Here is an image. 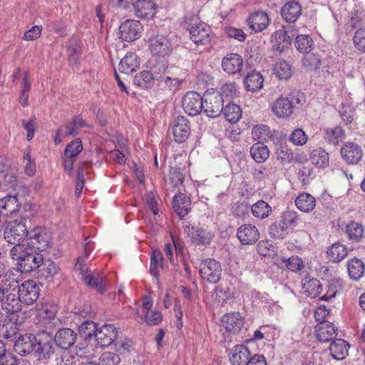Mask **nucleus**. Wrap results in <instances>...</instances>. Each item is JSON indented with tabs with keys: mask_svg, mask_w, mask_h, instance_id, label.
I'll list each match as a JSON object with an SVG mask.
<instances>
[{
	"mask_svg": "<svg viewBox=\"0 0 365 365\" xmlns=\"http://www.w3.org/2000/svg\"><path fill=\"white\" fill-rule=\"evenodd\" d=\"M222 327L230 334H238L244 328V319L240 313H229L223 316Z\"/></svg>",
	"mask_w": 365,
	"mask_h": 365,
	"instance_id": "16",
	"label": "nucleus"
},
{
	"mask_svg": "<svg viewBox=\"0 0 365 365\" xmlns=\"http://www.w3.org/2000/svg\"><path fill=\"white\" fill-rule=\"evenodd\" d=\"M205 113L212 118L220 115L223 111V99L219 93H205L203 98Z\"/></svg>",
	"mask_w": 365,
	"mask_h": 365,
	"instance_id": "3",
	"label": "nucleus"
},
{
	"mask_svg": "<svg viewBox=\"0 0 365 365\" xmlns=\"http://www.w3.org/2000/svg\"><path fill=\"white\" fill-rule=\"evenodd\" d=\"M243 66V58L237 53L227 54L222 61L223 71L230 75L240 73L242 70Z\"/></svg>",
	"mask_w": 365,
	"mask_h": 365,
	"instance_id": "17",
	"label": "nucleus"
},
{
	"mask_svg": "<svg viewBox=\"0 0 365 365\" xmlns=\"http://www.w3.org/2000/svg\"><path fill=\"white\" fill-rule=\"evenodd\" d=\"M272 111L278 118H287L294 111L292 102L288 98L280 97L272 104Z\"/></svg>",
	"mask_w": 365,
	"mask_h": 365,
	"instance_id": "18",
	"label": "nucleus"
},
{
	"mask_svg": "<svg viewBox=\"0 0 365 365\" xmlns=\"http://www.w3.org/2000/svg\"><path fill=\"white\" fill-rule=\"evenodd\" d=\"M29 235L26 225L16 220L9 222L4 232V239L9 244L24 242Z\"/></svg>",
	"mask_w": 365,
	"mask_h": 365,
	"instance_id": "2",
	"label": "nucleus"
},
{
	"mask_svg": "<svg viewBox=\"0 0 365 365\" xmlns=\"http://www.w3.org/2000/svg\"><path fill=\"white\" fill-rule=\"evenodd\" d=\"M281 220H282L284 224H285L289 230L293 229L298 223L297 213L293 210H287L283 213Z\"/></svg>",
	"mask_w": 365,
	"mask_h": 365,
	"instance_id": "63",
	"label": "nucleus"
},
{
	"mask_svg": "<svg viewBox=\"0 0 365 365\" xmlns=\"http://www.w3.org/2000/svg\"><path fill=\"white\" fill-rule=\"evenodd\" d=\"M53 339L58 346L66 349L75 343L76 334L71 329L64 328L58 330Z\"/></svg>",
	"mask_w": 365,
	"mask_h": 365,
	"instance_id": "22",
	"label": "nucleus"
},
{
	"mask_svg": "<svg viewBox=\"0 0 365 365\" xmlns=\"http://www.w3.org/2000/svg\"><path fill=\"white\" fill-rule=\"evenodd\" d=\"M237 237L241 244L251 245L255 244L259 238V232L253 225L244 224L238 227Z\"/></svg>",
	"mask_w": 365,
	"mask_h": 365,
	"instance_id": "13",
	"label": "nucleus"
},
{
	"mask_svg": "<svg viewBox=\"0 0 365 365\" xmlns=\"http://www.w3.org/2000/svg\"><path fill=\"white\" fill-rule=\"evenodd\" d=\"M27 246L34 247V250L41 252L45 251L50 244V239L46 234L39 232L38 229L30 232L26 240Z\"/></svg>",
	"mask_w": 365,
	"mask_h": 365,
	"instance_id": "20",
	"label": "nucleus"
},
{
	"mask_svg": "<svg viewBox=\"0 0 365 365\" xmlns=\"http://www.w3.org/2000/svg\"><path fill=\"white\" fill-rule=\"evenodd\" d=\"M23 163L25 165V172L29 175L32 176L36 172L35 162L31 159V149L26 148L24 153Z\"/></svg>",
	"mask_w": 365,
	"mask_h": 365,
	"instance_id": "61",
	"label": "nucleus"
},
{
	"mask_svg": "<svg viewBox=\"0 0 365 365\" xmlns=\"http://www.w3.org/2000/svg\"><path fill=\"white\" fill-rule=\"evenodd\" d=\"M149 48L153 56L165 57L171 53L173 46L166 36L158 35L150 38Z\"/></svg>",
	"mask_w": 365,
	"mask_h": 365,
	"instance_id": "9",
	"label": "nucleus"
},
{
	"mask_svg": "<svg viewBox=\"0 0 365 365\" xmlns=\"http://www.w3.org/2000/svg\"><path fill=\"white\" fill-rule=\"evenodd\" d=\"M289 140L294 145L302 146L307 142L308 137L302 129L296 128L291 133Z\"/></svg>",
	"mask_w": 365,
	"mask_h": 365,
	"instance_id": "56",
	"label": "nucleus"
},
{
	"mask_svg": "<svg viewBox=\"0 0 365 365\" xmlns=\"http://www.w3.org/2000/svg\"><path fill=\"white\" fill-rule=\"evenodd\" d=\"M349 344L344 339H336L330 344L329 351L333 359L342 360L348 355Z\"/></svg>",
	"mask_w": 365,
	"mask_h": 365,
	"instance_id": "30",
	"label": "nucleus"
},
{
	"mask_svg": "<svg viewBox=\"0 0 365 365\" xmlns=\"http://www.w3.org/2000/svg\"><path fill=\"white\" fill-rule=\"evenodd\" d=\"M252 135L255 140L267 141L272 138L271 130L266 125H255L252 130Z\"/></svg>",
	"mask_w": 365,
	"mask_h": 365,
	"instance_id": "53",
	"label": "nucleus"
},
{
	"mask_svg": "<svg viewBox=\"0 0 365 365\" xmlns=\"http://www.w3.org/2000/svg\"><path fill=\"white\" fill-rule=\"evenodd\" d=\"M163 257L161 251L158 249L153 250L150 256V272L158 282L160 270L163 268Z\"/></svg>",
	"mask_w": 365,
	"mask_h": 365,
	"instance_id": "38",
	"label": "nucleus"
},
{
	"mask_svg": "<svg viewBox=\"0 0 365 365\" xmlns=\"http://www.w3.org/2000/svg\"><path fill=\"white\" fill-rule=\"evenodd\" d=\"M143 31V26L140 21L128 19L119 26V36L125 41H133L139 38Z\"/></svg>",
	"mask_w": 365,
	"mask_h": 365,
	"instance_id": "7",
	"label": "nucleus"
},
{
	"mask_svg": "<svg viewBox=\"0 0 365 365\" xmlns=\"http://www.w3.org/2000/svg\"><path fill=\"white\" fill-rule=\"evenodd\" d=\"M136 320L143 324L145 322L149 326L158 325L162 321V314L158 311L147 312L143 317L138 311H136Z\"/></svg>",
	"mask_w": 365,
	"mask_h": 365,
	"instance_id": "47",
	"label": "nucleus"
},
{
	"mask_svg": "<svg viewBox=\"0 0 365 365\" xmlns=\"http://www.w3.org/2000/svg\"><path fill=\"white\" fill-rule=\"evenodd\" d=\"M274 72L280 80L289 78L292 75L291 65L286 61H279L274 66Z\"/></svg>",
	"mask_w": 365,
	"mask_h": 365,
	"instance_id": "48",
	"label": "nucleus"
},
{
	"mask_svg": "<svg viewBox=\"0 0 365 365\" xmlns=\"http://www.w3.org/2000/svg\"><path fill=\"white\" fill-rule=\"evenodd\" d=\"M338 328L332 323L319 324L316 326L317 339L322 342L331 341L337 335Z\"/></svg>",
	"mask_w": 365,
	"mask_h": 365,
	"instance_id": "24",
	"label": "nucleus"
},
{
	"mask_svg": "<svg viewBox=\"0 0 365 365\" xmlns=\"http://www.w3.org/2000/svg\"><path fill=\"white\" fill-rule=\"evenodd\" d=\"M21 304H23L19 295L16 297L15 294H8L6 297L5 301L2 303L3 309L6 310L7 313H16L21 310Z\"/></svg>",
	"mask_w": 365,
	"mask_h": 365,
	"instance_id": "41",
	"label": "nucleus"
},
{
	"mask_svg": "<svg viewBox=\"0 0 365 365\" xmlns=\"http://www.w3.org/2000/svg\"><path fill=\"white\" fill-rule=\"evenodd\" d=\"M18 331L17 325L11 321L0 325V335L4 339H13Z\"/></svg>",
	"mask_w": 365,
	"mask_h": 365,
	"instance_id": "55",
	"label": "nucleus"
},
{
	"mask_svg": "<svg viewBox=\"0 0 365 365\" xmlns=\"http://www.w3.org/2000/svg\"><path fill=\"white\" fill-rule=\"evenodd\" d=\"M14 246L10 250L11 257L14 260H17L20 262L24 255L26 254V250L29 247L27 246L26 240L24 242L13 244Z\"/></svg>",
	"mask_w": 365,
	"mask_h": 365,
	"instance_id": "60",
	"label": "nucleus"
},
{
	"mask_svg": "<svg viewBox=\"0 0 365 365\" xmlns=\"http://www.w3.org/2000/svg\"><path fill=\"white\" fill-rule=\"evenodd\" d=\"M53 336L46 332L42 331L35 336V354L39 359H44L52 354L53 351Z\"/></svg>",
	"mask_w": 365,
	"mask_h": 365,
	"instance_id": "4",
	"label": "nucleus"
},
{
	"mask_svg": "<svg viewBox=\"0 0 365 365\" xmlns=\"http://www.w3.org/2000/svg\"><path fill=\"white\" fill-rule=\"evenodd\" d=\"M343 289V282L340 279H332L329 282L327 292L320 297L321 299L327 301L336 297Z\"/></svg>",
	"mask_w": 365,
	"mask_h": 365,
	"instance_id": "46",
	"label": "nucleus"
},
{
	"mask_svg": "<svg viewBox=\"0 0 365 365\" xmlns=\"http://www.w3.org/2000/svg\"><path fill=\"white\" fill-rule=\"evenodd\" d=\"M244 83L247 91L255 92L262 88L263 77L258 72H251L245 78Z\"/></svg>",
	"mask_w": 365,
	"mask_h": 365,
	"instance_id": "37",
	"label": "nucleus"
},
{
	"mask_svg": "<svg viewBox=\"0 0 365 365\" xmlns=\"http://www.w3.org/2000/svg\"><path fill=\"white\" fill-rule=\"evenodd\" d=\"M140 66V61L135 53L128 52L119 63V71L126 75L133 73Z\"/></svg>",
	"mask_w": 365,
	"mask_h": 365,
	"instance_id": "28",
	"label": "nucleus"
},
{
	"mask_svg": "<svg viewBox=\"0 0 365 365\" xmlns=\"http://www.w3.org/2000/svg\"><path fill=\"white\" fill-rule=\"evenodd\" d=\"M327 255L330 261L339 262L347 255V248L341 243H334L327 250Z\"/></svg>",
	"mask_w": 365,
	"mask_h": 365,
	"instance_id": "36",
	"label": "nucleus"
},
{
	"mask_svg": "<svg viewBox=\"0 0 365 365\" xmlns=\"http://www.w3.org/2000/svg\"><path fill=\"white\" fill-rule=\"evenodd\" d=\"M185 231L190 238V240L198 245H209L214 237V233L207 228L195 227L188 225L185 227Z\"/></svg>",
	"mask_w": 365,
	"mask_h": 365,
	"instance_id": "14",
	"label": "nucleus"
},
{
	"mask_svg": "<svg viewBox=\"0 0 365 365\" xmlns=\"http://www.w3.org/2000/svg\"><path fill=\"white\" fill-rule=\"evenodd\" d=\"M250 155L255 162L261 163L269 158V150L265 145L258 143L251 147Z\"/></svg>",
	"mask_w": 365,
	"mask_h": 365,
	"instance_id": "42",
	"label": "nucleus"
},
{
	"mask_svg": "<svg viewBox=\"0 0 365 365\" xmlns=\"http://www.w3.org/2000/svg\"><path fill=\"white\" fill-rule=\"evenodd\" d=\"M210 28L205 23H198L191 26L190 29V39L196 45H207L211 41Z\"/></svg>",
	"mask_w": 365,
	"mask_h": 365,
	"instance_id": "12",
	"label": "nucleus"
},
{
	"mask_svg": "<svg viewBox=\"0 0 365 365\" xmlns=\"http://www.w3.org/2000/svg\"><path fill=\"white\" fill-rule=\"evenodd\" d=\"M117 329L112 324H104L96 332V340L101 347H106L115 341Z\"/></svg>",
	"mask_w": 365,
	"mask_h": 365,
	"instance_id": "15",
	"label": "nucleus"
},
{
	"mask_svg": "<svg viewBox=\"0 0 365 365\" xmlns=\"http://www.w3.org/2000/svg\"><path fill=\"white\" fill-rule=\"evenodd\" d=\"M40 289L38 284L32 280L24 282L18 289L19 299L26 305L33 304L39 297Z\"/></svg>",
	"mask_w": 365,
	"mask_h": 365,
	"instance_id": "8",
	"label": "nucleus"
},
{
	"mask_svg": "<svg viewBox=\"0 0 365 365\" xmlns=\"http://www.w3.org/2000/svg\"><path fill=\"white\" fill-rule=\"evenodd\" d=\"M341 158L349 165L359 163L363 155L361 147L353 142L345 143L340 150Z\"/></svg>",
	"mask_w": 365,
	"mask_h": 365,
	"instance_id": "10",
	"label": "nucleus"
},
{
	"mask_svg": "<svg viewBox=\"0 0 365 365\" xmlns=\"http://www.w3.org/2000/svg\"><path fill=\"white\" fill-rule=\"evenodd\" d=\"M31 89V84L28 81V74L26 73L23 78V86L20 90L19 102L26 107L29 105V93Z\"/></svg>",
	"mask_w": 365,
	"mask_h": 365,
	"instance_id": "59",
	"label": "nucleus"
},
{
	"mask_svg": "<svg viewBox=\"0 0 365 365\" xmlns=\"http://www.w3.org/2000/svg\"><path fill=\"white\" fill-rule=\"evenodd\" d=\"M182 106L189 115H197L203 108V98L197 92H187L182 98Z\"/></svg>",
	"mask_w": 365,
	"mask_h": 365,
	"instance_id": "6",
	"label": "nucleus"
},
{
	"mask_svg": "<svg viewBox=\"0 0 365 365\" xmlns=\"http://www.w3.org/2000/svg\"><path fill=\"white\" fill-rule=\"evenodd\" d=\"M295 205L299 210L304 212H309L314 209L316 200L312 195L302 192L296 197Z\"/></svg>",
	"mask_w": 365,
	"mask_h": 365,
	"instance_id": "32",
	"label": "nucleus"
},
{
	"mask_svg": "<svg viewBox=\"0 0 365 365\" xmlns=\"http://www.w3.org/2000/svg\"><path fill=\"white\" fill-rule=\"evenodd\" d=\"M301 14L302 7L297 1H289L281 9V15L283 19L289 23L295 22Z\"/></svg>",
	"mask_w": 365,
	"mask_h": 365,
	"instance_id": "26",
	"label": "nucleus"
},
{
	"mask_svg": "<svg viewBox=\"0 0 365 365\" xmlns=\"http://www.w3.org/2000/svg\"><path fill=\"white\" fill-rule=\"evenodd\" d=\"M89 287L95 289L99 294L106 290L107 282L104 275L99 272H94L83 277V279Z\"/></svg>",
	"mask_w": 365,
	"mask_h": 365,
	"instance_id": "25",
	"label": "nucleus"
},
{
	"mask_svg": "<svg viewBox=\"0 0 365 365\" xmlns=\"http://www.w3.org/2000/svg\"><path fill=\"white\" fill-rule=\"evenodd\" d=\"M222 272L220 263L214 259H202L199 265V273L201 278L208 283H217L221 279Z\"/></svg>",
	"mask_w": 365,
	"mask_h": 365,
	"instance_id": "1",
	"label": "nucleus"
},
{
	"mask_svg": "<svg viewBox=\"0 0 365 365\" xmlns=\"http://www.w3.org/2000/svg\"><path fill=\"white\" fill-rule=\"evenodd\" d=\"M346 234L350 240L354 242L359 241L364 235L363 226L356 222H351L346 227Z\"/></svg>",
	"mask_w": 365,
	"mask_h": 365,
	"instance_id": "51",
	"label": "nucleus"
},
{
	"mask_svg": "<svg viewBox=\"0 0 365 365\" xmlns=\"http://www.w3.org/2000/svg\"><path fill=\"white\" fill-rule=\"evenodd\" d=\"M190 130L188 119L182 115L175 118L173 124V134L175 142L178 143L185 142L190 135Z\"/></svg>",
	"mask_w": 365,
	"mask_h": 365,
	"instance_id": "11",
	"label": "nucleus"
},
{
	"mask_svg": "<svg viewBox=\"0 0 365 365\" xmlns=\"http://www.w3.org/2000/svg\"><path fill=\"white\" fill-rule=\"evenodd\" d=\"M26 254L22 257L20 262H18L19 269L21 272H30L38 268L43 262L42 255L30 247L28 245Z\"/></svg>",
	"mask_w": 365,
	"mask_h": 365,
	"instance_id": "5",
	"label": "nucleus"
},
{
	"mask_svg": "<svg viewBox=\"0 0 365 365\" xmlns=\"http://www.w3.org/2000/svg\"><path fill=\"white\" fill-rule=\"evenodd\" d=\"M135 16L140 19H152L156 13V5L152 0H138L133 4Z\"/></svg>",
	"mask_w": 365,
	"mask_h": 365,
	"instance_id": "19",
	"label": "nucleus"
},
{
	"mask_svg": "<svg viewBox=\"0 0 365 365\" xmlns=\"http://www.w3.org/2000/svg\"><path fill=\"white\" fill-rule=\"evenodd\" d=\"M120 361V357L117 354L108 351L101 356L98 365H118Z\"/></svg>",
	"mask_w": 365,
	"mask_h": 365,
	"instance_id": "64",
	"label": "nucleus"
},
{
	"mask_svg": "<svg viewBox=\"0 0 365 365\" xmlns=\"http://www.w3.org/2000/svg\"><path fill=\"white\" fill-rule=\"evenodd\" d=\"M311 162L318 168H323L328 166L329 158L328 153L325 150L319 148L314 149L310 157Z\"/></svg>",
	"mask_w": 365,
	"mask_h": 365,
	"instance_id": "43",
	"label": "nucleus"
},
{
	"mask_svg": "<svg viewBox=\"0 0 365 365\" xmlns=\"http://www.w3.org/2000/svg\"><path fill=\"white\" fill-rule=\"evenodd\" d=\"M252 214L259 219L267 217L272 212V207L264 200H259L252 206Z\"/></svg>",
	"mask_w": 365,
	"mask_h": 365,
	"instance_id": "45",
	"label": "nucleus"
},
{
	"mask_svg": "<svg viewBox=\"0 0 365 365\" xmlns=\"http://www.w3.org/2000/svg\"><path fill=\"white\" fill-rule=\"evenodd\" d=\"M222 112L226 120L231 123H237L242 116L240 106L234 103H228Z\"/></svg>",
	"mask_w": 365,
	"mask_h": 365,
	"instance_id": "50",
	"label": "nucleus"
},
{
	"mask_svg": "<svg viewBox=\"0 0 365 365\" xmlns=\"http://www.w3.org/2000/svg\"><path fill=\"white\" fill-rule=\"evenodd\" d=\"M250 28L255 32L264 30L269 24V19L266 12L257 11L252 13L248 19Z\"/></svg>",
	"mask_w": 365,
	"mask_h": 365,
	"instance_id": "23",
	"label": "nucleus"
},
{
	"mask_svg": "<svg viewBox=\"0 0 365 365\" xmlns=\"http://www.w3.org/2000/svg\"><path fill=\"white\" fill-rule=\"evenodd\" d=\"M303 289L307 296L312 298L319 297L322 291V286L320 282L317 279H310L305 280L303 284Z\"/></svg>",
	"mask_w": 365,
	"mask_h": 365,
	"instance_id": "49",
	"label": "nucleus"
},
{
	"mask_svg": "<svg viewBox=\"0 0 365 365\" xmlns=\"http://www.w3.org/2000/svg\"><path fill=\"white\" fill-rule=\"evenodd\" d=\"M91 250L88 245L87 244L85 246V257H79L77 259V262L75 264V269L76 271H79L81 274L82 279H83V277L86 276L88 273V267L86 262V257H88L90 255Z\"/></svg>",
	"mask_w": 365,
	"mask_h": 365,
	"instance_id": "58",
	"label": "nucleus"
},
{
	"mask_svg": "<svg viewBox=\"0 0 365 365\" xmlns=\"http://www.w3.org/2000/svg\"><path fill=\"white\" fill-rule=\"evenodd\" d=\"M302 63L308 70L314 71L319 68L322 59L318 54L307 53L302 59Z\"/></svg>",
	"mask_w": 365,
	"mask_h": 365,
	"instance_id": "54",
	"label": "nucleus"
},
{
	"mask_svg": "<svg viewBox=\"0 0 365 365\" xmlns=\"http://www.w3.org/2000/svg\"><path fill=\"white\" fill-rule=\"evenodd\" d=\"M349 277L355 281L360 279L365 271L364 262L357 258H352L346 264Z\"/></svg>",
	"mask_w": 365,
	"mask_h": 365,
	"instance_id": "34",
	"label": "nucleus"
},
{
	"mask_svg": "<svg viewBox=\"0 0 365 365\" xmlns=\"http://www.w3.org/2000/svg\"><path fill=\"white\" fill-rule=\"evenodd\" d=\"M324 139L329 144L336 145L345 138V133L339 126L329 128L324 130Z\"/></svg>",
	"mask_w": 365,
	"mask_h": 365,
	"instance_id": "39",
	"label": "nucleus"
},
{
	"mask_svg": "<svg viewBox=\"0 0 365 365\" xmlns=\"http://www.w3.org/2000/svg\"><path fill=\"white\" fill-rule=\"evenodd\" d=\"M86 125L81 118L76 117L71 121L60 127V133L67 135V136L76 135Z\"/></svg>",
	"mask_w": 365,
	"mask_h": 365,
	"instance_id": "33",
	"label": "nucleus"
},
{
	"mask_svg": "<svg viewBox=\"0 0 365 365\" xmlns=\"http://www.w3.org/2000/svg\"><path fill=\"white\" fill-rule=\"evenodd\" d=\"M14 349L21 356L35 353V336L28 334L20 336L14 343Z\"/></svg>",
	"mask_w": 365,
	"mask_h": 365,
	"instance_id": "21",
	"label": "nucleus"
},
{
	"mask_svg": "<svg viewBox=\"0 0 365 365\" xmlns=\"http://www.w3.org/2000/svg\"><path fill=\"white\" fill-rule=\"evenodd\" d=\"M190 200L185 195L180 193L175 195L173 199V208L180 217L187 215L190 210Z\"/></svg>",
	"mask_w": 365,
	"mask_h": 365,
	"instance_id": "31",
	"label": "nucleus"
},
{
	"mask_svg": "<svg viewBox=\"0 0 365 365\" xmlns=\"http://www.w3.org/2000/svg\"><path fill=\"white\" fill-rule=\"evenodd\" d=\"M292 42L291 37L287 34L284 28L276 31L272 35L271 43L274 50L282 52L287 48Z\"/></svg>",
	"mask_w": 365,
	"mask_h": 365,
	"instance_id": "29",
	"label": "nucleus"
},
{
	"mask_svg": "<svg viewBox=\"0 0 365 365\" xmlns=\"http://www.w3.org/2000/svg\"><path fill=\"white\" fill-rule=\"evenodd\" d=\"M133 83L140 88H149L154 85V78L150 71H143L134 76Z\"/></svg>",
	"mask_w": 365,
	"mask_h": 365,
	"instance_id": "40",
	"label": "nucleus"
},
{
	"mask_svg": "<svg viewBox=\"0 0 365 365\" xmlns=\"http://www.w3.org/2000/svg\"><path fill=\"white\" fill-rule=\"evenodd\" d=\"M128 153V147L123 144L120 149H115L110 153V156L116 163L122 165L125 163V155Z\"/></svg>",
	"mask_w": 365,
	"mask_h": 365,
	"instance_id": "62",
	"label": "nucleus"
},
{
	"mask_svg": "<svg viewBox=\"0 0 365 365\" xmlns=\"http://www.w3.org/2000/svg\"><path fill=\"white\" fill-rule=\"evenodd\" d=\"M289 228L284 224L282 220H280L270 226L269 234L274 238L283 239L289 233Z\"/></svg>",
	"mask_w": 365,
	"mask_h": 365,
	"instance_id": "52",
	"label": "nucleus"
},
{
	"mask_svg": "<svg viewBox=\"0 0 365 365\" xmlns=\"http://www.w3.org/2000/svg\"><path fill=\"white\" fill-rule=\"evenodd\" d=\"M250 356V350L245 345H237L230 352V360L232 365H246Z\"/></svg>",
	"mask_w": 365,
	"mask_h": 365,
	"instance_id": "27",
	"label": "nucleus"
},
{
	"mask_svg": "<svg viewBox=\"0 0 365 365\" xmlns=\"http://www.w3.org/2000/svg\"><path fill=\"white\" fill-rule=\"evenodd\" d=\"M83 150L81 141L77 138L67 145L64 150V155L66 158H75Z\"/></svg>",
	"mask_w": 365,
	"mask_h": 365,
	"instance_id": "57",
	"label": "nucleus"
},
{
	"mask_svg": "<svg viewBox=\"0 0 365 365\" xmlns=\"http://www.w3.org/2000/svg\"><path fill=\"white\" fill-rule=\"evenodd\" d=\"M20 207V203L15 195H8L0 199V208L4 211V215H12L16 213Z\"/></svg>",
	"mask_w": 365,
	"mask_h": 365,
	"instance_id": "35",
	"label": "nucleus"
},
{
	"mask_svg": "<svg viewBox=\"0 0 365 365\" xmlns=\"http://www.w3.org/2000/svg\"><path fill=\"white\" fill-rule=\"evenodd\" d=\"M295 47L300 53H309L314 48V41L309 35L300 34L295 38Z\"/></svg>",
	"mask_w": 365,
	"mask_h": 365,
	"instance_id": "44",
	"label": "nucleus"
}]
</instances>
